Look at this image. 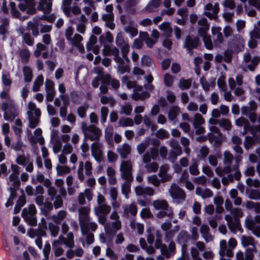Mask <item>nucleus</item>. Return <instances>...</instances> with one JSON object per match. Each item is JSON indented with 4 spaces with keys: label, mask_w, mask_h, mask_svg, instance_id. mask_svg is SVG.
I'll list each match as a JSON object with an SVG mask.
<instances>
[{
    "label": "nucleus",
    "mask_w": 260,
    "mask_h": 260,
    "mask_svg": "<svg viewBox=\"0 0 260 260\" xmlns=\"http://www.w3.org/2000/svg\"><path fill=\"white\" fill-rule=\"evenodd\" d=\"M148 181L149 183L153 184L155 186H159L161 180L160 181L156 175H153L149 176Z\"/></svg>",
    "instance_id": "nucleus-40"
},
{
    "label": "nucleus",
    "mask_w": 260,
    "mask_h": 260,
    "mask_svg": "<svg viewBox=\"0 0 260 260\" xmlns=\"http://www.w3.org/2000/svg\"><path fill=\"white\" fill-rule=\"evenodd\" d=\"M28 25L32 30V35L36 37H37L39 34L38 24L29 22V24Z\"/></svg>",
    "instance_id": "nucleus-47"
},
{
    "label": "nucleus",
    "mask_w": 260,
    "mask_h": 260,
    "mask_svg": "<svg viewBox=\"0 0 260 260\" xmlns=\"http://www.w3.org/2000/svg\"><path fill=\"white\" fill-rule=\"evenodd\" d=\"M194 126L195 128H197V125H200L204 123L205 122V119L203 117V116L200 113H196L194 115Z\"/></svg>",
    "instance_id": "nucleus-32"
},
{
    "label": "nucleus",
    "mask_w": 260,
    "mask_h": 260,
    "mask_svg": "<svg viewBox=\"0 0 260 260\" xmlns=\"http://www.w3.org/2000/svg\"><path fill=\"white\" fill-rule=\"evenodd\" d=\"M71 99L72 102L75 104H79V95L77 91H72L70 93Z\"/></svg>",
    "instance_id": "nucleus-50"
},
{
    "label": "nucleus",
    "mask_w": 260,
    "mask_h": 260,
    "mask_svg": "<svg viewBox=\"0 0 260 260\" xmlns=\"http://www.w3.org/2000/svg\"><path fill=\"white\" fill-rule=\"evenodd\" d=\"M135 192L137 196H143L146 198L147 196H151L154 194V190L150 187H143L138 185L135 187Z\"/></svg>",
    "instance_id": "nucleus-7"
},
{
    "label": "nucleus",
    "mask_w": 260,
    "mask_h": 260,
    "mask_svg": "<svg viewBox=\"0 0 260 260\" xmlns=\"http://www.w3.org/2000/svg\"><path fill=\"white\" fill-rule=\"evenodd\" d=\"M125 214H128V212L133 216H136L137 214V207L134 203H131L129 207V209L125 208L124 210Z\"/></svg>",
    "instance_id": "nucleus-36"
},
{
    "label": "nucleus",
    "mask_w": 260,
    "mask_h": 260,
    "mask_svg": "<svg viewBox=\"0 0 260 260\" xmlns=\"http://www.w3.org/2000/svg\"><path fill=\"white\" fill-rule=\"evenodd\" d=\"M103 53L104 56L113 55V59L119 64H124L123 59L119 55V50L116 47L111 48L109 45L105 44L103 49Z\"/></svg>",
    "instance_id": "nucleus-1"
},
{
    "label": "nucleus",
    "mask_w": 260,
    "mask_h": 260,
    "mask_svg": "<svg viewBox=\"0 0 260 260\" xmlns=\"http://www.w3.org/2000/svg\"><path fill=\"white\" fill-rule=\"evenodd\" d=\"M102 83L106 85H111L114 89H118L120 86L119 81L115 79L112 78L110 74H106L102 79Z\"/></svg>",
    "instance_id": "nucleus-8"
},
{
    "label": "nucleus",
    "mask_w": 260,
    "mask_h": 260,
    "mask_svg": "<svg viewBox=\"0 0 260 260\" xmlns=\"http://www.w3.org/2000/svg\"><path fill=\"white\" fill-rule=\"evenodd\" d=\"M109 109L107 107H102L101 109V122L105 123L106 121L107 116L108 114Z\"/></svg>",
    "instance_id": "nucleus-42"
},
{
    "label": "nucleus",
    "mask_w": 260,
    "mask_h": 260,
    "mask_svg": "<svg viewBox=\"0 0 260 260\" xmlns=\"http://www.w3.org/2000/svg\"><path fill=\"white\" fill-rule=\"evenodd\" d=\"M55 200L54 202L53 205L55 209L60 208L63 205V200L60 195H57L55 198Z\"/></svg>",
    "instance_id": "nucleus-52"
},
{
    "label": "nucleus",
    "mask_w": 260,
    "mask_h": 260,
    "mask_svg": "<svg viewBox=\"0 0 260 260\" xmlns=\"http://www.w3.org/2000/svg\"><path fill=\"white\" fill-rule=\"evenodd\" d=\"M204 42L205 46L207 49H211L213 47V44L211 38L209 37H206L203 39Z\"/></svg>",
    "instance_id": "nucleus-59"
},
{
    "label": "nucleus",
    "mask_w": 260,
    "mask_h": 260,
    "mask_svg": "<svg viewBox=\"0 0 260 260\" xmlns=\"http://www.w3.org/2000/svg\"><path fill=\"white\" fill-rule=\"evenodd\" d=\"M149 172H156L158 169V165L156 162H152L146 166Z\"/></svg>",
    "instance_id": "nucleus-61"
},
{
    "label": "nucleus",
    "mask_w": 260,
    "mask_h": 260,
    "mask_svg": "<svg viewBox=\"0 0 260 260\" xmlns=\"http://www.w3.org/2000/svg\"><path fill=\"white\" fill-rule=\"evenodd\" d=\"M200 154H198V158L201 160H204L209 153V149L206 146H202L200 149Z\"/></svg>",
    "instance_id": "nucleus-17"
},
{
    "label": "nucleus",
    "mask_w": 260,
    "mask_h": 260,
    "mask_svg": "<svg viewBox=\"0 0 260 260\" xmlns=\"http://www.w3.org/2000/svg\"><path fill=\"white\" fill-rule=\"evenodd\" d=\"M209 227L207 224H203L200 228V232L206 241H207V237L211 236L209 234Z\"/></svg>",
    "instance_id": "nucleus-29"
},
{
    "label": "nucleus",
    "mask_w": 260,
    "mask_h": 260,
    "mask_svg": "<svg viewBox=\"0 0 260 260\" xmlns=\"http://www.w3.org/2000/svg\"><path fill=\"white\" fill-rule=\"evenodd\" d=\"M55 16L54 14H52L49 16L46 15H42L40 18L39 19L41 20L46 21L50 23H52L54 21L55 19Z\"/></svg>",
    "instance_id": "nucleus-49"
},
{
    "label": "nucleus",
    "mask_w": 260,
    "mask_h": 260,
    "mask_svg": "<svg viewBox=\"0 0 260 260\" xmlns=\"http://www.w3.org/2000/svg\"><path fill=\"white\" fill-rule=\"evenodd\" d=\"M16 162L20 165L25 166L27 164V159L24 154L19 155L17 157Z\"/></svg>",
    "instance_id": "nucleus-53"
},
{
    "label": "nucleus",
    "mask_w": 260,
    "mask_h": 260,
    "mask_svg": "<svg viewBox=\"0 0 260 260\" xmlns=\"http://www.w3.org/2000/svg\"><path fill=\"white\" fill-rule=\"evenodd\" d=\"M22 146L23 143L20 137L18 138L15 143H13L11 145V148L16 151L20 150Z\"/></svg>",
    "instance_id": "nucleus-48"
},
{
    "label": "nucleus",
    "mask_w": 260,
    "mask_h": 260,
    "mask_svg": "<svg viewBox=\"0 0 260 260\" xmlns=\"http://www.w3.org/2000/svg\"><path fill=\"white\" fill-rule=\"evenodd\" d=\"M170 193L173 199L184 200L185 198V192L177 185H172Z\"/></svg>",
    "instance_id": "nucleus-6"
},
{
    "label": "nucleus",
    "mask_w": 260,
    "mask_h": 260,
    "mask_svg": "<svg viewBox=\"0 0 260 260\" xmlns=\"http://www.w3.org/2000/svg\"><path fill=\"white\" fill-rule=\"evenodd\" d=\"M122 193L125 196L126 198H128V194L131 192V183L128 181L125 182L122 186Z\"/></svg>",
    "instance_id": "nucleus-33"
},
{
    "label": "nucleus",
    "mask_w": 260,
    "mask_h": 260,
    "mask_svg": "<svg viewBox=\"0 0 260 260\" xmlns=\"http://www.w3.org/2000/svg\"><path fill=\"white\" fill-rule=\"evenodd\" d=\"M200 81L203 89L206 91H209L210 89V85L206 78L203 76L200 78Z\"/></svg>",
    "instance_id": "nucleus-55"
},
{
    "label": "nucleus",
    "mask_w": 260,
    "mask_h": 260,
    "mask_svg": "<svg viewBox=\"0 0 260 260\" xmlns=\"http://www.w3.org/2000/svg\"><path fill=\"white\" fill-rule=\"evenodd\" d=\"M77 174L78 179L81 181H83L84 180V176L83 174V164L82 162H81L79 165L77 170Z\"/></svg>",
    "instance_id": "nucleus-54"
},
{
    "label": "nucleus",
    "mask_w": 260,
    "mask_h": 260,
    "mask_svg": "<svg viewBox=\"0 0 260 260\" xmlns=\"http://www.w3.org/2000/svg\"><path fill=\"white\" fill-rule=\"evenodd\" d=\"M182 256L178 259L180 260H186L188 258L187 252V244H182L181 248Z\"/></svg>",
    "instance_id": "nucleus-58"
},
{
    "label": "nucleus",
    "mask_w": 260,
    "mask_h": 260,
    "mask_svg": "<svg viewBox=\"0 0 260 260\" xmlns=\"http://www.w3.org/2000/svg\"><path fill=\"white\" fill-rule=\"evenodd\" d=\"M23 41L28 46H31L34 44V39L31 38L29 32L23 34Z\"/></svg>",
    "instance_id": "nucleus-38"
},
{
    "label": "nucleus",
    "mask_w": 260,
    "mask_h": 260,
    "mask_svg": "<svg viewBox=\"0 0 260 260\" xmlns=\"http://www.w3.org/2000/svg\"><path fill=\"white\" fill-rule=\"evenodd\" d=\"M231 214L233 216L234 218L242 217L243 216V213L239 208H234L231 210Z\"/></svg>",
    "instance_id": "nucleus-51"
},
{
    "label": "nucleus",
    "mask_w": 260,
    "mask_h": 260,
    "mask_svg": "<svg viewBox=\"0 0 260 260\" xmlns=\"http://www.w3.org/2000/svg\"><path fill=\"white\" fill-rule=\"evenodd\" d=\"M120 171L123 179L128 181L133 180L132 165L129 161L122 160L120 165Z\"/></svg>",
    "instance_id": "nucleus-2"
},
{
    "label": "nucleus",
    "mask_w": 260,
    "mask_h": 260,
    "mask_svg": "<svg viewBox=\"0 0 260 260\" xmlns=\"http://www.w3.org/2000/svg\"><path fill=\"white\" fill-rule=\"evenodd\" d=\"M254 249L248 248L246 251L245 260H253Z\"/></svg>",
    "instance_id": "nucleus-64"
},
{
    "label": "nucleus",
    "mask_w": 260,
    "mask_h": 260,
    "mask_svg": "<svg viewBox=\"0 0 260 260\" xmlns=\"http://www.w3.org/2000/svg\"><path fill=\"white\" fill-rule=\"evenodd\" d=\"M191 85V79H185L184 78H181L180 79L178 86L182 90L189 89Z\"/></svg>",
    "instance_id": "nucleus-15"
},
{
    "label": "nucleus",
    "mask_w": 260,
    "mask_h": 260,
    "mask_svg": "<svg viewBox=\"0 0 260 260\" xmlns=\"http://www.w3.org/2000/svg\"><path fill=\"white\" fill-rule=\"evenodd\" d=\"M56 169L57 171V175L58 176H62L66 172L67 170H69L68 167H64L59 165H57Z\"/></svg>",
    "instance_id": "nucleus-60"
},
{
    "label": "nucleus",
    "mask_w": 260,
    "mask_h": 260,
    "mask_svg": "<svg viewBox=\"0 0 260 260\" xmlns=\"http://www.w3.org/2000/svg\"><path fill=\"white\" fill-rule=\"evenodd\" d=\"M217 85L222 90L225 91L226 90V84L224 78L220 77L218 79Z\"/></svg>",
    "instance_id": "nucleus-57"
},
{
    "label": "nucleus",
    "mask_w": 260,
    "mask_h": 260,
    "mask_svg": "<svg viewBox=\"0 0 260 260\" xmlns=\"http://www.w3.org/2000/svg\"><path fill=\"white\" fill-rule=\"evenodd\" d=\"M115 41L116 45L120 48L129 45L128 42L124 40L121 32L117 34Z\"/></svg>",
    "instance_id": "nucleus-18"
},
{
    "label": "nucleus",
    "mask_w": 260,
    "mask_h": 260,
    "mask_svg": "<svg viewBox=\"0 0 260 260\" xmlns=\"http://www.w3.org/2000/svg\"><path fill=\"white\" fill-rule=\"evenodd\" d=\"M178 112V108L177 107H176V106L172 107L170 108V109L168 112L169 118L171 120H175L177 116Z\"/></svg>",
    "instance_id": "nucleus-31"
},
{
    "label": "nucleus",
    "mask_w": 260,
    "mask_h": 260,
    "mask_svg": "<svg viewBox=\"0 0 260 260\" xmlns=\"http://www.w3.org/2000/svg\"><path fill=\"white\" fill-rule=\"evenodd\" d=\"M253 143V138L249 136L245 137V141L244 142V146L246 149L248 150L252 145Z\"/></svg>",
    "instance_id": "nucleus-45"
},
{
    "label": "nucleus",
    "mask_w": 260,
    "mask_h": 260,
    "mask_svg": "<svg viewBox=\"0 0 260 260\" xmlns=\"http://www.w3.org/2000/svg\"><path fill=\"white\" fill-rule=\"evenodd\" d=\"M101 102L103 104H107L110 103L111 106H113L115 104V101L113 98H108L106 96H102L101 98Z\"/></svg>",
    "instance_id": "nucleus-44"
},
{
    "label": "nucleus",
    "mask_w": 260,
    "mask_h": 260,
    "mask_svg": "<svg viewBox=\"0 0 260 260\" xmlns=\"http://www.w3.org/2000/svg\"><path fill=\"white\" fill-rule=\"evenodd\" d=\"M159 28L160 30L164 31L167 34V36L169 37L171 36L173 31V29L171 26V24L169 22H164L162 23L159 26Z\"/></svg>",
    "instance_id": "nucleus-14"
},
{
    "label": "nucleus",
    "mask_w": 260,
    "mask_h": 260,
    "mask_svg": "<svg viewBox=\"0 0 260 260\" xmlns=\"http://www.w3.org/2000/svg\"><path fill=\"white\" fill-rule=\"evenodd\" d=\"M100 144L98 142H94L91 145V154L96 161H99L101 158L102 152L99 149Z\"/></svg>",
    "instance_id": "nucleus-10"
},
{
    "label": "nucleus",
    "mask_w": 260,
    "mask_h": 260,
    "mask_svg": "<svg viewBox=\"0 0 260 260\" xmlns=\"http://www.w3.org/2000/svg\"><path fill=\"white\" fill-rule=\"evenodd\" d=\"M160 4V0H151L145 7L146 10L148 12H152V8H157Z\"/></svg>",
    "instance_id": "nucleus-22"
},
{
    "label": "nucleus",
    "mask_w": 260,
    "mask_h": 260,
    "mask_svg": "<svg viewBox=\"0 0 260 260\" xmlns=\"http://www.w3.org/2000/svg\"><path fill=\"white\" fill-rule=\"evenodd\" d=\"M24 79L25 82H30L33 77L31 69L28 66H24L23 68Z\"/></svg>",
    "instance_id": "nucleus-11"
},
{
    "label": "nucleus",
    "mask_w": 260,
    "mask_h": 260,
    "mask_svg": "<svg viewBox=\"0 0 260 260\" xmlns=\"http://www.w3.org/2000/svg\"><path fill=\"white\" fill-rule=\"evenodd\" d=\"M79 216H88L89 210L86 207H81L78 209Z\"/></svg>",
    "instance_id": "nucleus-63"
},
{
    "label": "nucleus",
    "mask_w": 260,
    "mask_h": 260,
    "mask_svg": "<svg viewBox=\"0 0 260 260\" xmlns=\"http://www.w3.org/2000/svg\"><path fill=\"white\" fill-rule=\"evenodd\" d=\"M111 211V207L106 204L101 205L98 208L95 209V212L96 214L103 213L108 214Z\"/></svg>",
    "instance_id": "nucleus-21"
},
{
    "label": "nucleus",
    "mask_w": 260,
    "mask_h": 260,
    "mask_svg": "<svg viewBox=\"0 0 260 260\" xmlns=\"http://www.w3.org/2000/svg\"><path fill=\"white\" fill-rule=\"evenodd\" d=\"M190 236L186 231L181 232L178 236V242L182 244H186Z\"/></svg>",
    "instance_id": "nucleus-19"
},
{
    "label": "nucleus",
    "mask_w": 260,
    "mask_h": 260,
    "mask_svg": "<svg viewBox=\"0 0 260 260\" xmlns=\"http://www.w3.org/2000/svg\"><path fill=\"white\" fill-rule=\"evenodd\" d=\"M241 243L244 247H248L249 245H251L253 247L252 249H254V252L257 253V250L254 245V238L252 237H247L245 235H243L241 238Z\"/></svg>",
    "instance_id": "nucleus-9"
},
{
    "label": "nucleus",
    "mask_w": 260,
    "mask_h": 260,
    "mask_svg": "<svg viewBox=\"0 0 260 260\" xmlns=\"http://www.w3.org/2000/svg\"><path fill=\"white\" fill-rule=\"evenodd\" d=\"M19 55L24 63H27L30 57V53L28 49H23L20 51Z\"/></svg>",
    "instance_id": "nucleus-23"
},
{
    "label": "nucleus",
    "mask_w": 260,
    "mask_h": 260,
    "mask_svg": "<svg viewBox=\"0 0 260 260\" xmlns=\"http://www.w3.org/2000/svg\"><path fill=\"white\" fill-rule=\"evenodd\" d=\"M236 124L239 126H242L244 125V127L246 128L248 126H249V123L247 119L243 117H241L236 119Z\"/></svg>",
    "instance_id": "nucleus-41"
},
{
    "label": "nucleus",
    "mask_w": 260,
    "mask_h": 260,
    "mask_svg": "<svg viewBox=\"0 0 260 260\" xmlns=\"http://www.w3.org/2000/svg\"><path fill=\"white\" fill-rule=\"evenodd\" d=\"M120 126L122 127L132 126L133 125L134 122L132 119L129 118H126L121 119L119 121Z\"/></svg>",
    "instance_id": "nucleus-39"
},
{
    "label": "nucleus",
    "mask_w": 260,
    "mask_h": 260,
    "mask_svg": "<svg viewBox=\"0 0 260 260\" xmlns=\"http://www.w3.org/2000/svg\"><path fill=\"white\" fill-rule=\"evenodd\" d=\"M165 85L167 87H171L173 85L174 79L172 75L169 73H166L164 78Z\"/></svg>",
    "instance_id": "nucleus-27"
},
{
    "label": "nucleus",
    "mask_w": 260,
    "mask_h": 260,
    "mask_svg": "<svg viewBox=\"0 0 260 260\" xmlns=\"http://www.w3.org/2000/svg\"><path fill=\"white\" fill-rule=\"evenodd\" d=\"M118 152L122 158H125L130 152V147L127 144L123 145Z\"/></svg>",
    "instance_id": "nucleus-25"
},
{
    "label": "nucleus",
    "mask_w": 260,
    "mask_h": 260,
    "mask_svg": "<svg viewBox=\"0 0 260 260\" xmlns=\"http://www.w3.org/2000/svg\"><path fill=\"white\" fill-rule=\"evenodd\" d=\"M88 129V132H90L91 134L87 135L85 134V136L86 135V138H88L90 141H99L100 137L101 134V131L99 128L95 126L94 125L91 124L88 126V127L87 128Z\"/></svg>",
    "instance_id": "nucleus-5"
},
{
    "label": "nucleus",
    "mask_w": 260,
    "mask_h": 260,
    "mask_svg": "<svg viewBox=\"0 0 260 260\" xmlns=\"http://www.w3.org/2000/svg\"><path fill=\"white\" fill-rule=\"evenodd\" d=\"M155 136L157 138L160 140H164L165 138H169V134L166 130L163 128H160L156 132Z\"/></svg>",
    "instance_id": "nucleus-26"
},
{
    "label": "nucleus",
    "mask_w": 260,
    "mask_h": 260,
    "mask_svg": "<svg viewBox=\"0 0 260 260\" xmlns=\"http://www.w3.org/2000/svg\"><path fill=\"white\" fill-rule=\"evenodd\" d=\"M44 78L43 75H39L35 81L32 87V90L34 92L39 91L41 85L43 83Z\"/></svg>",
    "instance_id": "nucleus-20"
},
{
    "label": "nucleus",
    "mask_w": 260,
    "mask_h": 260,
    "mask_svg": "<svg viewBox=\"0 0 260 260\" xmlns=\"http://www.w3.org/2000/svg\"><path fill=\"white\" fill-rule=\"evenodd\" d=\"M233 51L231 49H227L223 53V60L226 63H231L232 60Z\"/></svg>",
    "instance_id": "nucleus-28"
},
{
    "label": "nucleus",
    "mask_w": 260,
    "mask_h": 260,
    "mask_svg": "<svg viewBox=\"0 0 260 260\" xmlns=\"http://www.w3.org/2000/svg\"><path fill=\"white\" fill-rule=\"evenodd\" d=\"M7 111H7L4 113V118L5 120L13 122L18 116V113L15 104L11 101H10V107Z\"/></svg>",
    "instance_id": "nucleus-4"
},
{
    "label": "nucleus",
    "mask_w": 260,
    "mask_h": 260,
    "mask_svg": "<svg viewBox=\"0 0 260 260\" xmlns=\"http://www.w3.org/2000/svg\"><path fill=\"white\" fill-rule=\"evenodd\" d=\"M200 44V39L198 37H192L190 35L186 37L183 47L186 49L191 54L192 53V49H197Z\"/></svg>",
    "instance_id": "nucleus-3"
},
{
    "label": "nucleus",
    "mask_w": 260,
    "mask_h": 260,
    "mask_svg": "<svg viewBox=\"0 0 260 260\" xmlns=\"http://www.w3.org/2000/svg\"><path fill=\"white\" fill-rule=\"evenodd\" d=\"M124 30L126 32L129 33L132 38L136 36L138 34V29L131 26L125 27Z\"/></svg>",
    "instance_id": "nucleus-46"
},
{
    "label": "nucleus",
    "mask_w": 260,
    "mask_h": 260,
    "mask_svg": "<svg viewBox=\"0 0 260 260\" xmlns=\"http://www.w3.org/2000/svg\"><path fill=\"white\" fill-rule=\"evenodd\" d=\"M214 146L216 147L220 146L223 141V139L221 135L216 136L214 138Z\"/></svg>",
    "instance_id": "nucleus-62"
},
{
    "label": "nucleus",
    "mask_w": 260,
    "mask_h": 260,
    "mask_svg": "<svg viewBox=\"0 0 260 260\" xmlns=\"http://www.w3.org/2000/svg\"><path fill=\"white\" fill-rule=\"evenodd\" d=\"M48 227L51 235L53 237H56L58 234L59 227L57 225H54L52 222L49 223Z\"/></svg>",
    "instance_id": "nucleus-37"
},
{
    "label": "nucleus",
    "mask_w": 260,
    "mask_h": 260,
    "mask_svg": "<svg viewBox=\"0 0 260 260\" xmlns=\"http://www.w3.org/2000/svg\"><path fill=\"white\" fill-rule=\"evenodd\" d=\"M9 178L10 181L13 182L12 185L14 186V188H16L18 189L20 186L21 182L18 175L14 174H11Z\"/></svg>",
    "instance_id": "nucleus-24"
},
{
    "label": "nucleus",
    "mask_w": 260,
    "mask_h": 260,
    "mask_svg": "<svg viewBox=\"0 0 260 260\" xmlns=\"http://www.w3.org/2000/svg\"><path fill=\"white\" fill-rule=\"evenodd\" d=\"M55 136H56V139L55 140L53 149L54 152L56 153L61 150L62 143L56 134H55Z\"/></svg>",
    "instance_id": "nucleus-35"
},
{
    "label": "nucleus",
    "mask_w": 260,
    "mask_h": 260,
    "mask_svg": "<svg viewBox=\"0 0 260 260\" xmlns=\"http://www.w3.org/2000/svg\"><path fill=\"white\" fill-rule=\"evenodd\" d=\"M88 108V106H81L77 109V114L79 116L82 118L85 117L86 114V110Z\"/></svg>",
    "instance_id": "nucleus-43"
},
{
    "label": "nucleus",
    "mask_w": 260,
    "mask_h": 260,
    "mask_svg": "<svg viewBox=\"0 0 260 260\" xmlns=\"http://www.w3.org/2000/svg\"><path fill=\"white\" fill-rule=\"evenodd\" d=\"M153 205L155 209L157 210L162 209L167 210L169 205L165 200H155L153 201Z\"/></svg>",
    "instance_id": "nucleus-12"
},
{
    "label": "nucleus",
    "mask_w": 260,
    "mask_h": 260,
    "mask_svg": "<svg viewBox=\"0 0 260 260\" xmlns=\"http://www.w3.org/2000/svg\"><path fill=\"white\" fill-rule=\"evenodd\" d=\"M25 221L31 226H35L37 224L36 216H29Z\"/></svg>",
    "instance_id": "nucleus-56"
},
{
    "label": "nucleus",
    "mask_w": 260,
    "mask_h": 260,
    "mask_svg": "<svg viewBox=\"0 0 260 260\" xmlns=\"http://www.w3.org/2000/svg\"><path fill=\"white\" fill-rule=\"evenodd\" d=\"M218 125L220 127H223L226 130H229L232 127V124L230 120L225 118L220 119L218 122Z\"/></svg>",
    "instance_id": "nucleus-30"
},
{
    "label": "nucleus",
    "mask_w": 260,
    "mask_h": 260,
    "mask_svg": "<svg viewBox=\"0 0 260 260\" xmlns=\"http://www.w3.org/2000/svg\"><path fill=\"white\" fill-rule=\"evenodd\" d=\"M152 59L147 55H143L141 58V64L143 66L149 67L151 66Z\"/></svg>",
    "instance_id": "nucleus-34"
},
{
    "label": "nucleus",
    "mask_w": 260,
    "mask_h": 260,
    "mask_svg": "<svg viewBox=\"0 0 260 260\" xmlns=\"http://www.w3.org/2000/svg\"><path fill=\"white\" fill-rule=\"evenodd\" d=\"M169 167L168 165H164L160 168L158 176L162 178L161 182H165L168 181V179L166 177L167 173L168 171Z\"/></svg>",
    "instance_id": "nucleus-16"
},
{
    "label": "nucleus",
    "mask_w": 260,
    "mask_h": 260,
    "mask_svg": "<svg viewBox=\"0 0 260 260\" xmlns=\"http://www.w3.org/2000/svg\"><path fill=\"white\" fill-rule=\"evenodd\" d=\"M27 115L28 116L29 127L31 129L35 128L38 125L39 119L35 118L31 111H28Z\"/></svg>",
    "instance_id": "nucleus-13"
}]
</instances>
